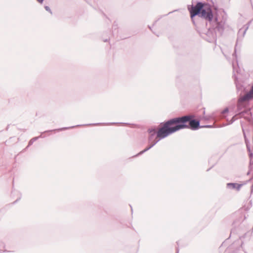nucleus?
<instances>
[{
	"label": "nucleus",
	"instance_id": "1",
	"mask_svg": "<svg viewBox=\"0 0 253 253\" xmlns=\"http://www.w3.org/2000/svg\"><path fill=\"white\" fill-rule=\"evenodd\" d=\"M189 120V117H182L170 119L165 122L162 126L157 131L155 129L148 130L149 146L144 151H146L154 146L160 139L166 137L186 126L184 123Z\"/></svg>",
	"mask_w": 253,
	"mask_h": 253
},
{
	"label": "nucleus",
	"instance_id": "2",
	"mask_svg": "<svg viewBox=\"0 0 253 253\" xmlns=\"http://www.w3.org/2000/svg\"><path fill=\"white\" fill-rule=\"evenodd\" d=\"M201 16L205 19L211 21L213 18L211 8L210 6L207 4H203V7L201 11Z\"/></svg>",
	"mask_w": 253,
	"mask_h": 253
},
{
	"label": "nucleus",
	"instance_id": "3",
	"mask_svg": "<svg viewBox=\"0 0 253 253\" xmlns=\"http://www.w3.org/2000/svg\"><path fill=\"white\" fill-rule=\"evenodd\" d=\"M203 7V3L201 2H198L195 6H192L191 8L189 9L191 17L192 18L195 16L200 14Z\"/></svg>",
	"mask_w": 253,
	"mask_h": 253
},
{
	"label": "nucleus",
	"instance_id": "4",
	"mask_svg": "<svg viewBox=\"0 0 253 253\" xmlns=\"http://www.w3.org/2000/svg\"><path fill=\"white\" fill-rule=\"evenodd\" d=\"M185 117H189V120L186 121L185 123H184V125L186 126L183 128L189 127V126L186 124L188 122H189L191 128L195 129H197L199 125V121H197L195 120H191L192 117L191 116H186Z\"/></svg>",
	"mask_w": 253,
	"mask_h": 253
},
{
	"label": "nucleus",
	"instance_id": "5",
	"mask_svg": "<svg viewBox=\"0 0 253 253\" xmlns=\"http://www.w3.org/2000/svg\"><path fill=\"white\" fill-rule=\"evenodd\" d=\"M252 99H253V85L251 90L248 93L239 99V102L240 103H242L243 102L248 101Z\"/></svg>",
	"mask_w": 253,
	"mask_h": 253
},
{
	"label": "nucleus",
	"instance_id": "6",
	"mask_svg": "<svg viewBox=\"0 0 253 253\" xmlns=\"http://www.w3.org/2000/svg\"><path fill=\"white\" fill-rule=\"evenodd\" d=\"M227 186L231 187L232 188L236 189L238 190H239V189L241 186V185L238 184L237 183H228L227 184Z\"/></svg>",
	"mask_w": 253,
	"mask_h": 253
},
{
	"label": "nucleus",
	"instance_id": "7",
	"mask_svg": "<svg viewBox=\"0 0 253 253\" xmlns=\"http://www.w3.org/2000/svg\"><path fill=\"white\" fill-rule=\"evenodd\" d=\"M43 0H37V1L40 3H42Z\"/></svg>",
	"mask_w": 253,
	"mask_h": 253
}]
</instances>
